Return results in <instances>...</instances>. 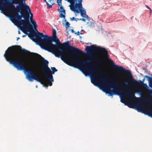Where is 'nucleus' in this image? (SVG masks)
<instances>
[{"mask_svg":"<svg viewBox=\"0 0 152 152\" xmlns=\"http://www.w3.org/2000/svg\"><path fill=\"white\" fill-rule=\"evenodd\" d=\"M63 46L66 49L67 51L66 52H63L62 54L66 56V60H69L70 64H72V66L76 67V66L80 67L85 72L91 74L95 75L93 77V81L94 80V77L96 76L98 77L99 75H102V72L99 71V69L94 68L92 65L90 63L93 61L100 63L101 61L99 58L97 56H95L92 55V51H95L100 53L105 58H107L108 56L107 51L104 48H102L99 46L96 47L95 45H91L90 46H86L85 50L88 53V55L91 56V59L83 61L80 60H78L75 58L72 57L65 53H68L69 50L71 51L75 55L79 57H80L82 54H84L81 50L77 48L74 46H70L69 45V42L67 41L63 44Z\"/></svg>","mask_w":152,"mask_h":152,"instance_id":"nucleus-1","label":"nucleus"},{"mask_svg":"<svg viewBox=\"0 0 152 152\" xmlns=\"http://www.w3.org/2000/svg\"><path fill=\"white\" fill-rule=\"evenodd\" d=\"M112 62V67L114 69L121 72L124 77L129 79H131V87L129 86V83L125 81L124 83L127 86L126 87L124 88L119 87L120 83L119 82L113 79H109L106 77L99 78L96 76L94 77V80H91V82L95 86H96L95 83L104 84L107 87H112L113 91L110 89L107 88V93L109 94L110 96L113 94L120 95L121 102L124 103L125 105H127L129 107L133 108V77L132 76L131 72L127 69H125L122 66H118V65L114 64Z\"/></svg>","mask_w":152,"mask_h":152,"instance_id":"nucleus-2","label":"nucleus"},{"mask_svg":"<svg viewBox=\"0 0 152 152\" xmlns=\"http://www.w3.org/2000/svg\"><path fill=\"white\" fill-rule=\"evenodd\" d=\"M36 39L38 42L42 44V48L44 50L53 54L56 57L60 58L66 64L70 66H73L69 63V60H67L66 55L63 54V52H67L66 50L62 49L61 48V43L57 37L56 31L53 29V36L49 37L43 33L37 32L36 35Z\"/></svg>","mask_w":152,"mask_h":152,"instance_id":"nucleus-3","label":"nucleus"},{"mask_svg":"<svg viewBox=\"0 0 152 152\" xmlns=\"http://www.w3.org/2000/svg\"><path fill=\"white\" fill-rule=\"evenodd\" d=\"M22 50L21 47L18 45L13 46L9 48L6 51L4 56L7 61L12 64L18 70H23L27 73V78L29 81H33L34 80L40 82V80L37 74L39 67L36 66L34 69V72L32 70H28L26 68L25 63L21 61L19 57L20 52Z\"/></svg>","mask_w":152,"mask_h":152,"instance_id":"nucleus-4","label":"nucleus"},{"mask_svg":"<svg viewBox=\"0 0 152 152\" xmlns=\"http://www.w3.org/2000/svg\"><path fill=\"white\" fill-rule=\"evenodd\" d=\"M9 1H0V10L8 8L10 9V17L11 20L16 21V25L18 26L20 25L21 20L27 15L26 13L25 4H20L16 7Z\"/></svg>","mask_w":152,"mask_h":152,"instance_id":"nucleus-5","label":"nucleus"},{"mask_svg":"<svg viewBox=\"0 0 152 152\" xmlns=\"http://www.w3.org/2000/svg\"><path fill=\"white\" fill-rule=\"evenodd\" d=\"M23 50L25 52L31 54L32 56L36 58H39L43 61V64L41 67L42 71L44 73L45 78L48 79L50 82H48L47 86H51L52 85L51 82L54 81L52 74H54L55 72L57 71L58 70L54 67H51L52 70V72L50 68L48 67L49 62L48 61L45 59L43 57L38 54L36 53L31 52L29 51L23 49Z\"/></svg>","mask_w":152,"mask_h":152,"instance_id":"nucleus-6","label":"nucleus"},{"mask_svg":"<svg viewBox=\"0 0 152 152\" xmlns=\"http://www.w3.org/2000/svg\"><path fill=\"white\" fill-rule=\"evenodd\" d=\"M24 20H21V23L19 26L21 27V30L24 33L26 31L30 32V34H28V36L30 39L34 41L35 39L34 37L37 34L35 33L33 31V27L29 22V18L27 15L24 18Z\"/></svg>","mask_w":152,"mask_h":152,"instance_id":"nucleus-7","label":"nucleus"},{"mask_svg":"<svg viewBox=\"0 0 152 152\" xmlns=\"http://www.w3.org/2000/svg\"><path fill=\"white\" fill-rule=\"evenodd\" d=\"M135 98L136 97L134 93V101ZM149 100V99H144L141 100L140 102L137 104H135L134 102V109L136 110L139 112L144 113L152 117V110L150 108L145 110L144 105L145 102Z\"/></svg>","mask_w":152,"mask_h":152,"instance_id":"nucleus-8","label":"nucleus"},{"mask_svg":"<svg viewBox=\"0 0 152 152\" xmlns=\"http://www.w3.org/2000/svg\"><path fill=\"white\" fill-rule=\"evenodd\" d=\"M67 1L70 4L69 6L71 10H74L75 9H78L80 11L81 16L89 20L90 18L86 14V12L84 9L82 7V1Z\"/></svg>","mask_w":152,"mask_h":152,"instance_id":"nucleus-9","label":"nucleus"},{"mask_svg":"<svg viewBox=\"0 0 152 152\" xmlns=\"http://www.w3.org/2000/svg\"><path fill=\"white\" fill-rule=\"evenodd\" d=\"M25 6L26 12H25L26 15H27L28 16L29 18H33V15L31 12V11L29 7L26 4H25Z\"/></svg>","mask_w":152,"mask_h":152,"instance_id":"nucleus-10","label":"nucleus"},{"mask_svg":"<svg viewBox=\"0 0 152 152\" xmlns=\"http://www.w3.org/2000/svg\"><path fill=\"white\" fill-rule=\"evenodd\" d=\"M58 11L60 13V17L61 18H65L66 14L65 10L62 6L59 7V8H58Z\"/></svg>","mask_w":152,"mask_h":152,"instance_id":"nucleus-11","label":"nucleus"},{"mask_svg":"<svg viewBox=\"0 0 152 152\" xmlns=\"http://www.w3.org/2000/svg\"><path fill=\"white\" fill-rule=\"evenodd\" d=\"M25 1H8L11 2L12 4H18L19 5L20 4H26L25 3Z\"/></svg>","mask_w":152,"mask_h":152,"instance_id":"nucleus-12","label":"nucleus"},{"mask_svg":"<svg viewBox=\"0 0 152 152\" xmlns=\"http://www.w3.org/2000/svg\"><path fill=\"white\" fill-rule=\"evenodd\" d=\"M29 20L31 23L33 25V27L34 28L36 29V31L38 32V31L36 29L37 27V25L36 22L33 20V18H29Z\"/></svg>","mask_w":152,"mask_h":152,"instance_id":"nucleus-13","label":"nucleus"},{"mask_svg":"<svg viewBox=\"0 0 152 152\" xmlns=\"http://www.w3.org/2000/svg\"><path fill=\"white\" fill-rule=\"evenodd\" d=\"M47 4V6L49 8H51L52 5L54 4L53 1H44Z\"/></svg>","mask_w":152,"mask_h":152,"instance_id":"nucleus-14","label":"nucleus"},{"mask_svg":"<svg viewBox=\"0 0 152 152\" xmlns=\"http://www.w3.org/2000/svg\"><path fill=\"white\" fill-rule=\"evenodd\" d=\"M144 81V79L142 81L140 80V82H138L134 78V85L136 83L138 86L142 87Z\"/></svg>","mask_w":152,"mask_h":152,"instance_id":"nucleus-15","label":"nucleus"},{"mask_svg":"<svg viewBox=\"0 0 152 152\" xmlns=\"http://www.w3.org/2000/svg\"><path fill=\"white\" fill-rule=\"evenodd\" d=\"M145 77L148 79L149 82V86L152 88V77L148 76H146Z\"/></svg>","mask_w":152,"mask_h":152,"instance_id":"nucleus-16","label":"nucleus"},{"mask_svg":"<svg viewBox=\"0 0 152 152\" xmlns=\"http://www.w3.org/2000/svg\"><path fill=\"white\" fill-rule=\"evenodd\" d=\"M66 22L65 26L66 28L69 27L70 25V24L68 22L66 21V20H65Z\"/></svg>","mask_w":152,"mask_h":152,"instance_id":"nucleus-17","label":"nucleus"},{"mask_svg":"<svg viewBox=\"0 0 152 152\" xmlns=\"http://www.w3.org/2000/svg\"><path fill=\"white\" fill-rule=\"evenodd\" d=\"M61 1H57L58 5L60 7L62 6Z\"/></svg>","mask_w":152,"mask_h":152,"instance_id":"nucleus-18","label":"nucleus"},{"mask_svg":"<svg viewBox=\"0 0 152 152\" xmlns=\"http://www.w3.org/2000/svg\"><path fill=\"white\" fill-rule=\"evenodd\" d=\"M142 87L145 88H148V85L144 83H143Z\"/></svg>","mask_w":152,"mask_h":152,"instance_id":"nucleus-19","label":"nucleus"},{"mask_svg":"<svg viewBox=\"0 0 152 152\" xmlns=\"http://www.w3.org/2000/svg\"><path fill=\"white\" fill-rule=\"evenodd\" d=\"M145 6L146 7L148 8L150 10V13L151 14V13L152 12V10H151V9L147 5H145Z\"/></svg>","mask_w":152,"mask_h":152,"instance_id":"nucleus-20","label":"nucleus"},{"mask_svg":"<svg viewBox=\"0 0 152 152\" xmlns=\"http://www.w3.org/2000/svg\"><path fill=\"white\" fill-rule=\"evenodd\" d=\"M75 17H73L72 18H70V20L72 21H73V20H75Z\"/></svg>","mask_w":152,"mask_h":152,"instance_id":"nucleus-21","label":"nucleus"},{"mask_svg":"<svg viewBox=\"0 0 152 152\" xmlns=\"http://www.w3.org/2000/svg\"><path fill=\"white\" fill-rule=\"evenodd\" d=\"M75 34L77 35H80V34H81V33L79 32V31H78L77 32H75Z\"/></svg>","mask_w":152,"mask_h":152,"instance_id":"nucleus-22","label":"nucleus"},{"mask_svg":"<svg viewBox=\"0 0 152 152\" xmlns=\"http://www.w3.org/2000/svg\"><path fill=\"white\" fill-rule=\"evenodd\" d=\"M81 20L84 22H86V19L84 18H80V20Z\"/></svg>","mask_w":152,"mask_h":152,"instance_id":"nucleus-23","label":"nucleus"},{"mask_svg":"<svg viewBox=\"0 0 152 152\" xmlns=\"http://www.w3.org/2000/svg\"><path fill=\"white\" fill-rule=\"evenodd\" d=\"M149 92H150V94L152 96V90H149Z\"/></svg>","mask_w":152,"mask_h":152,"instance_id":"nucleus-24","label":"nucleus"},{"mask_svg":"<svg viewBox=\"0 0 152 152\" xmlns=\"http://www.w3.org/2000/svg\"><path fill=\"white\" fill-rule=\"evenodd\" d=\"M71 32H72V33H75V31H74V29H71Z\"/></svg>","mask_w":152,"mask_h":152,"instance_id":"nucleus-25","label":"nucleus"},{"mask_svg":"<svg viewBox=\"0 0 152 152\" xmlns=\"http://www.w3.org/2000/svg\"><path fill=\"white\" fill-rule=\"evenodd\" d=\"M75 20L76 21H77L78 20H80V19L75 18Z\"/></svg>","mask_w":152,"mask_h":152,"instance_id":"nucleus-26","label":"nucleus"},{"mask_svg":"<svg viewBox=\"0 0 152 152\" xmlns=\"http://www.w3.org/2000/svg\"><path fill=\"white\" fill-rule=\"evenodd\" d=\"M69 35V32L67 31V32H66V36H68V35Z\"/></svg>","mask_w":152,"mask_h":152,"instance_id":"nucleus-27","label":"nucleus"},{"mask_svg":"<svg viewBox=\"0 0 152 152\" xmlns=\"http://www.w3.org/2000/svg\"><path fill=\"white\" fill-rule=\"evenodd\" d=\"M18 34H20V31L19 30V31H18Z\"/></svg>","mask_w":152,"mask_h":152,"instance_id":"nucleus-28","label":"nucleus"},{"mask_svg":"<svg viewBox=\"0 0 152 152\" xmlns=\"http://www.w3.org/2000/svg\"><path fill=\"white\" fill-rule=\"evenodd\" d=\"M26 36V35H24L22 36V37H25Z\"/></svg>","mask_w":152,"mask_h":152,"instance_id":"nucleus-29","label":"nucleus"},{"mask_svg":"<svg viewBox=\"0 0 152 152\" xmlns=\"http://www.w3.org/2000/svg\"><path fill=\"white\" fill-rule=\"evenodd\" d=\"M20 39L19 37H18L17 38V40L18 41Z\"/></svg>","mask_w":152,"mask_h":152,"instance_id":"nucleus-30","label":"nucleus"},{"mask_svg":"<svg viewBox=\"0 0 152 152\" xmlns=\"http://www.w3.org/2000/svg\"><path fill=\"white\" fill-rule=\"evenodd\" d=\"M44 82L45 83H46V81L45 80H44Z\"/></svg>","mask_w":152,"mask_h":152,"instance_id":"nucleus-31","label":"nucleus"},{"mask_svg":"<svg viewBox=\"0 0 152 152\" xmlns=\"http://www.w3.org/2000/svg\"><path fill=\"white\" fill-rule=\"evenodd\" d=\"M91 23V24H92V22H88V23Z\"/></svg>","mask_w":152,"mask_h":152,"instance_id":"nucleus-32","label":"nucleus"},{"mask_svg":"<svg viewBox=\"0 0 152 152\" xmlns=\"http://www.w3.org/2000/svg\"><path fill=\"white\" fill-rule=\"evenodd\" d=\"M1 13H3V14H4V12H3V11H1Z\"/></svg>","mask_w":152,"mask_h":152,"instance_id":"nucleus-33","label":"nucleus"},{"mask_svg":"<svg viewBox=\"0 0 152 152\" xmlns=\"http://www.w3.org/2000/svg\"><path fill=\"white\" fill-rule=\"evenodd\" d=\"M76 12H78V13L79 12L77 10V11H76Z\"/></svg>","mask_w":152,"mask_h":152,"instance_id":"nucleus-34","label":"nucleus"},{"mask_svg":"<svg viewBox=\"0 0 152 152\" xmlns=\"http://www.w3.org/2000/svg\"><path fill=\"white\" fill-rule=\"evenodd\" d=\"M94 65H97V64H94Z\"/></svg>","mask_w":152,"mask_h":152,"instance_id":"nucleus-35","label":"nucleus"}]
</instances>
